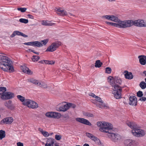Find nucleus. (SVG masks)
Segmentation results:
<instances>
[{"label": "nucleus", "instance_id": "16", "mask_svg": "<svg viewBox=\"0 0 146 146\" xmlns=\"http://www.w3.org/2000/svg\"><path fill=\"white\" fill-rule=\"evenodd\" d=\"M124 144L127 146H134L137 144V142L132 139H127L125 141Z\"/></svg>", "mask_w": 146, "mask_h": 146}, {"label": "nucleus", "instance_id": "9", "mask_svg": "<svg viewBox=\"0 0 146 146\" xmlns=\"http://www.w3.org/2000/svg\"><path fill=\"white\" fill-rule=\"evenodd\" d=\"M106 23L107 24L116 27H118L120 28H125V21H121L119 22V24L111 23L109 22H106Z\"/></svg>", "mask_w": 146, "mask_h": 146}, {"label": "nucleus", "instance_id": "7", "mask_svg": "<svg viewBox=\"0 0 146 146\" xmlns=\"http://www.w3.org/2000/svg\"><path fill=\"white\" fill-rule=\"evenodd\" d=\"M60 41L55 42L52 43L46 50V52H53L55 50L61 45Z\"/></svg>", "mask_w": 146, "mask_h": 146}, {"label": "nucleus", "instance_id": "63", "mask_svg": "<svg viewBox=\"0 0 146 146\" xmlns=\"http://www.w3.org/2000/svg\"><path fill=\"white\" fill-rule=\"evenodd\" d=\"M24 33H21H21H20V36H23V35H24Z\"/></svg>", "mask_w": 146, "mask_h": 146}, {"label": "nucleus", "instance_id": "10", "mask_svg": "<svg viewBox=\"0 0 146 146\" xmlns=\"http://www.w3.org/2000/svg\"><path fill=\"white\" fill-rule=\"evenodd\" d=\"M86 134V136L94 141L96 144L100 146L102 145L103 144L97 137L87 132Z\"/></svg>", "mask_w": 146, "mask_h": 146}, {"label": "nucleus", "instance_id": "20", "mask_svg": "<svg viewBox=\"0 0 146 146\" xmlns=\"http://www.w3.org/2000/svg\"><path fill=\"white\" fill-rule=\"evenodd\" d=\"M17 97L19 100L23 102V104L25 106L26 105L27 103H28V101L29 99H25L24 97L21 95H18Z\"/></svg>", "mask_w": 146, "mask_h": 146}, {"label": "nucleus", "instance_id": "12", "mask_svg": "<svg viewBox=\"0 0 146 146\" xmlns=\"http://www.w3.org/2000/svg\"><path fill=\"white\" fill-rule=\"evenodd\" d=\"M45 115L48 117L58 119L61 116V114L58 113L49 112L46 113Z\"/></svg>", "mask_w": 146, "mask_h": 146}, {"label": "nucleus", "instance_id": "25", "mask_svg": "<svg viewBox=\"0 0 146 146\" xmlns=\"http://www.w3.org/2000/svg\"><path fill=\"white\" fill-rule=\"evenodd\" d=\"M5 106L9 109H12L13 108L12 101L10 100H9L8 102H6L5 104Z\"/></svg>", "mask_w": 146, "mask_h": 146}, {"label": "nucleus", "instance_id": "64", "mask_svg": "<svg viewBox=\"0 0 146 146\" xmlns=\"http://www.w3.org/2000/svg\"><path fill=\"white\" fill-rule=\"evenodd\" d=\"M31 52H33L34 53H35L36 52L35 51L33 50H31Z\"/></svg>", "mask_w": 146, "mask_h": 146}, {"label": "nucleus", "instance_id": "36", "mask_svg": "<svg viewBox=\"0 0 146 146\" xmlns=\"http://www.w3.org/2000/svg\"><path fill=\"white\" fill-rule=\"evenodd\" d=\"M45 64H54L55 63L54 61H53V60H45Z\"/></svg>", "mask_w": 146, "mask_h": 146}, {"label": "nucleus", "instance_id": "49", "mask_svg": "<svg viewBox=\"0 0 146 146\" xmlns=\"http://www.w3.org/2000/svg\"><path fill=\"white\" fill-rule=\"evenodd\" d=\"M139 100L141 101H145L146 100V98L144 97H142L140 98Z\"/></svg>", "mask_w": 146, "mask_h": 146}, {"label": "nucleus", "instance_id": "39", "mask_svg": "<svg viewBox=\"0 0 146 146\" xmlns=\"http://www.w3.org/2000/svg\"><path fill=\"white\" fill-rule=\"evenodd\" d=\"M39 85H40V87L44 88H46L47 87V84L43 83H39Z\"/></svg>", "mask_w": 146, "mask_h": 146}, {"label": "nucleus", "instance_id": "8", "mask_svg": "<svg viewBox=\"0 0 146 146\" xmlns=\"http://www.w3.org/2000/svg\"><path fill=\"white\" fill-rule=\"evenodd\" d=\"M14 97V94L11 92H6L5 93H0V97L3 100L11 99Z\"/></svg>", "mask_w": 146, "mask_h": 146}, {"label": "nucleus", "instance_id": "33", "mask_svg": "<svg viewBox=\"0 0 146 146\" xmlns=\"http://www.w3.org/2000/svg\"><path fill=\"white\" fill-rule=\"evenodd\" d=\"M84 115L90 117H93L94 115L93 114L88 112H85L83 113Z\"/></svg>", "mask_w": 146, "mask_h": 146}, {"label": "nucleus", "instance_id": "41", "mask_svg": "<svg viewBox=\"0 0 146 146\" xmlns=\"http://www.w3.org/2000/svg\"><path fill=\"white\" fill-rule=\"evenodd\" d=\"M48 39H44L43 40H41L40 42L43 45H45L48 43Z\"/></svg>", "mask_w": 146, "mask_h": 146}, {"label": "nucleus", "instance_id": "50", "mask_svg": "<svg viewBox=\"0 0 146 146\" xmlns=\"http://www.w3.org/2000/svg\"><path fill=\"white\" fill-rule=\"evenodd\" d=\"M17 146H23V143L20 142H19L17 143Z\"/></svg>", "mask_w": 146, "mask_h": 146}, {"label": "nucleus", "instance_id": "37", "mask_svg": "<svg viewBox=\"0 0 146 146\" xmlns=\"http://www.w3.org/2000/svg\"><path fill=\"white\" fill-rule=\"evenodd\" d=\"M111 70L110 67H106L105 68V72L108 74H110L111 73Z\"/></svg>", "mask_w": 146, "mask_h": 146}, {"label": "nucleus", "instance_id": "26", "mask_svg": "<svg viewBox=\"0 0 146 146\" xmlns=\"http://www.w3.org/2000/svg\"><path fill=\"white\" fill-rule=\"evenodd\" d=\"M33 46L40 47L43 46L42 44L38 41H33Z\"/></svg>", "mask_w": 146, "mask_h": 146}, {"label": "nucleus", "instance_id": "19", "mask_svg": "<svg viewBox=\"0 0 146 146\" xmlns=\"http://www.w3.org/2000/svg\"><path fill=\"white\" fill-rule=\"evenodd\" d=\"M21 68L23 71L28 74H33V72L29 70V68L25 66H21Z\"/></svg>", "mask_w": 146, "mask_h": 146}, {"label": "nucleus", "instance_id": "38", "mask_svg": "<svg viewBox=\"0 0 146 146\" xmlns=\"http://www.w3.org/2000/svg\"><path fill=\"white\" fill-rule=\"evenodd\" d=\"M97 104L98 105V107L100 108H102L104 107V105L102 101L99 103H98Z\"/></svg>", "mask_w": 146, "mask_h": 146}, {"label": "nucleus", "instance_id": "57", "mask_svg": "<svg viewBox=\"0 0 146 146\" xmlns=\"http://www.w3.org/2000/svg\"><path fill=\"white\" fill-rule=\"evenodd\" d=\"M113 77H111V76H110L108 78V79L109 80H110V81H111V82H112V81H112V80H113V79H111V78H112Z\"/></svg>", "mask_w": 146, "mask_h": 146}, {"label": "nucleus", "instance_id": "45", "mask_svg": "<svg viewBox=\"0 0 146 146\" xmlns=\"http://www.w3.org/2000/svg\"><path fill=\"white\" fill-rule=\"evenodd\" d=\"M68 106H69V108L70 107H71L73 108H75L76 107V105L73 104H72L70 103H69L68 104Z\"/></svg>", "mask_w": 146, "mask_h": 146}, {"label": "nucleus", "instance_id": "1", "mask_svg": "<svg viewBox=\"0 0 146 146\" xmlns=\"http://www.w3.org/2000/svg\"><path fill=\"white\" fill-rule=\"evenodd\" d=\"M0 68L5 72H9L14 71V68L12 65V61L8 57L0 54Z\"/></svg>", "mask_w": 146, "mask_h": 146}, {"label": "nucleus", "instance_id": "61", "mask_svg": "<svg viewBox=\"0 0 146 146\" xmlns=\"http://www.w3.org/2000/svg\"><path fill=\"white\" fill-rule=\"evenodd\" d=\"M23 36L24 37H28V36L25 35V34H24Z\"/></svg>", "mask_w": 146, "mask_h": 146}, {"label": "nucleus", "instance_id": "56", "mask_svg": "<svg viewBox=\"0 0 146 146\" xmlns=\"http://www.w3.org/2000/svg\"><path fill=\"white\" fill-rule=\"evenodd\" d=\"M45 60H41V61H39L38 62L40 63L41 64H43L44 63L45 64Z\"/></svg>", "mask_w": 146, "mask_h": 146}, {"label": "nucleus", "instance_id": "44", "mask_svg": "<svg viewBox=\"0 0 146 146\" xmlns=\"http://www.w3.org/2000/svg\"><path fill=\"white\" fill-rule=\"evenodd\" d=\"M41 132L42 135L45 137H48L49 135V133L46 131H43Z\"/></svg>", "mask_w": 146, "mask_h": 146}, {"label": "nucleus", "instance_id": "14", "mask_svg": "<svg viewBox=\"0 0 146 146\" xmlns=\"http://www.w3.org/2000/svg\"><path fill=\"white\" fill-rule=\"evenodd\" d=\"M76 120L77 121L85 125L90 126L91 125H92L91 123H90L88 120L84 118L80 117L76 118Z\"/></svg>", "mask_w": 146, "mask_h": 146}, {"label": "nucleus", "instance_id": "27", "mask_svg": "<svg viewBox=\"0 0 146 146\" xmlns=\"http://www.w3.org/2000/svg\"><path fill=\"white\" fill-rule=\"evenodd\" d=\"M28 81L36 85H39V82L38 80L33 78H31L28 80Z\"/></svg>", "mask_w": 146, "mask_h": 146}, {"label": "nucleus", "instance_id": "13", "mask_svg": "<svg viewBox=\"0 0 146 146\" xmlns=\"http://www.w3.org/2000/svg\"><path fill=\"white\" fill-rule=\"evenodd\" d=\"M28 102V103H27L25 106L29 108L32 109H36L38 107V104L34 101L29 99Z\"/></svg>", "mask_w": 146, "mask_h": 146}, {"label": "nucleus", "instance_id": "17", "mask_svg": "<svg viewBox=\"0 0 146 146\" xmlns=\"http://www.w3.org/2000/svg\"><path fill=\"white\" fill-rule=\"evenodd\" d=\"M129 104L130 105L135 106L137 105V98L135 96H130L129 98Z\"/></svg>", "mask_w": 146, "mask_h": 146}, {"label": "nucleus", "instance_id": "47", "mask_svg": "<svg viewBox=\"0 0 146 146\" xmlns=\"http://www.w3.org/2000/svg\"><path fill=\"white\" fill-rule=\"evenodd\" d=\"M33 41L24 43V44L31 46H33Z\"/></svg>", "mask_w": 146, "mask_h": 146}, {"label": "nucleus", "instance_id": "34", "mask_svg": "<svg viewBox=\"0 0 146 146\" xmlns=\"http://www.w3.org/2000/svg\"><path fill=\"white\" fill-rule=\"evenodd\" d=\"M40 59V57L38 56L33 55L32 58V60L34 62L38 61Z\"/></svg>", "mask_w": 146, "mask_h": 146}, {"label": "nucleus", "instance_id": "23", "mask_svg": "<svg viewBox=\"0 0 146 146\" xmlns=\"http://www.w3.org/2000/svg\"><path fill=\"white\" fill-rule=\"evenodd\" d=\"M125 77L126 79H131L133 78V75L131 72H129L127 71H125Z\"/></svg>", "mask_w": 146, "mask_h": 146}, {"label": "nucleus", "instance_id": "2", "mask_svg": "<svg viewBox=\"0 0 146 146\" xmlns=\"http://www.w3.org/2000/svg\"><path fill=\"white\" fill-rule=\"evenodd\" d=\"M126 124L133 129L131 132L134 136L137 137H142L145 136V131L142 129L138 128L137 125L135 122L127 121L126 122Z\"/></svg>", "mask_w": 146, "mask_h": 146}, {"label": "nucleus", "instance_id": "22", "mask_svg": "<svg viewBox=\"0 0 146 146\" xmlns=\"http://www.w3.org/2000/svg\"><path fill=\"white\" fill-rule=\"evenodd\" d=\"M58 109V110L60 111H65L69 109V106L68 104L63 106L60 107Z\"/></svg>", "mask_w": 146, "mask_h": 146}, {"label": "nucleus", "instance_id": "18", "mask_svg": "<svg viewBox=\"0 0 146 146\" xmlns=\"http://www.w3.org/2000/svg\"><path fill=\"white\" fill-rule=\"evenodd\" d=\"M140 63L142 65H145L146 63V56L144 55H139L138 56Z\"/></svg>", "mask_w": 146, "mask_h": 146}, {"label": "nucleus", "instance_id": "54", "mask_svg": "<svg viewBox=\"0 0 146 146\" xmlns=\"http://www.w3.org/2000/svg\"><path fill=\"white\" fill-rule=\"evenodd\" d=\"M16 35V34H15V31H14L12 34L11 35V37H14Z\"/></svg>", "mask_w": 146, "mask_h": 146}, {"label": "nucleus", "instance_id": "15", "mask_svg": "<svg viewBox=\"0 0 146 146\" xmlns=\"http://www.w3.org/2000/svg\"><path fill=\"white\" fill-rule=\"evenodd\" d=\"M13 121V118L11 117H7L2 120L1 121V124H11Z\"/></svg>", "mask_w": 146, "mask_h": 146}, {"label": "nucleus", "instance_id": "62", "mask_svg": "<svg viewBox=\"0 0 146 146\" xmlns=\"http://www.w3.org/2000/svg\"><path fill=\"white\" fill-rule=\"evenodd\" d=\"M110 2H113L115 1H116V0H108Z\"/></svg>", "mask_w": 146, "mask_h": 146}, {"label": "nucleus", "instance_id": "58", "mask_svg": "<svg viewBox=\"0 0 146 146\" xmlns=\"http://www.w3.org/2000/svg\"><path fill=\"white\" fill-rule=\"evenodd\" d=\"M45 146H52L50 144H49L48 143L46 142L45 145Z\"/></svg>", "mask_w": 146, "mask_h": 146}, {"label": "nucleus", "instance_id": "29", "mask_svg": "<svg viewBox=\"0 0 146 146\" xmlns=\"http://www.w3.org/2000/svg\"><path fill=\"white\" fill-rule=\"evenodd\" d=\"M5 131L4 130H0V140H2L5 137Z\"/></svg>", "mask_w": 146, "mask_h": 146}, {"label": "nucleus", "instance_id": "46", "mask_svg": "<svg viewBox=\"0 0 146 146\" xmlns=\"http://www.w3.org/2000/svg\"><path fill=\"white\" fill-rule=\"evenodd\" d=\"M55 138L57 140H59L61 139V136L60 135H56L55 136Z\"/></svg>", "mask_w": 146, "mask_h": 146}, {"label": "nucleus", "instance_id": "59", "mask_svg": "<svg viewBox=\"0 0 146 146\" xmlns=\"http://www.w3.org/2000/svg\"><path fill=\"white\" fill-rule=\"evenodd\" d=\"M83 146H89V145L87 143H85L83 145Z\"/></svg>", "mask_w": 146, "mask_h": 146}, {"label": "nucleus", "instance_id": "35", "mask_svg": "<svg viewBox=\"0 0 146 146\" xmlns=\"http://www.w3.org/2000/svg\"><path fill=\"white\" fill-rule=\"evenodd\" d=\"M19 21L20 22L24 23L25 24H27L28 23L29 21L28 19L21 18L19 19Z\"/></svg>", "mask_w": 146, "mask_h": 146}, {"label": "nucleus", "instance_id": "52", "mask_svg": "<svg viewBox=\"0 0 146 146\" xmlns=\"http://www.w3.org/2000/svg\"><path fill=\"white\" fill-rule=\"evenodd\" d=\"M15 34L16 35H20L21 32L19 31H15Z\"/></svg>", "mask_w": 146, "mask_h": 146}, {"label": "nucleus", "instance_id": "40", "mask_svg": "<svg viewBox=\"0 0 146 146\" xmlns=\"http://www.w3.org/2000/svg\"><path fill=\"white\" fill-rule=\"evenodd\" d=\"M17 10L18 11H21V12L23 13L25 12L27 10V8H17Z\"/></svg>", "mask_w": 146, "mask_h": 146}, {"label": "nucleus", "instance_id": "42", "mask_svg": "<svg viewBox=\"0 0 146 146\" xmlns=\"http://www.w3.org/2000/svg\"><path fill=\"white\" fill-rule=\"evenodd\" d=\"M6 91V88L5 87H0V92H2V93H5Z\"/></svg>", "mask_w": 146, "mask_h": 146}, {"label": "nucleus", "instance_id": "32", "mask_svg": "<svg viewBox=\"0 0 146 146\" xmlns=\"http://www.w3.org/2000/svg\"><path fill=\"white\" fill-rule=\"evenodd\" d=\"M141 88L143 89H145L146 88V83L144 81L141 82L139 84Z\"/></svg>", "mask_w": 146, "mask_h": 146}, {"label": "nucleus", "instance_id": "30", "mask_svg": "<svg viewBox=\"0 0 146 146\" xmlns=\"http://www.w3.org/2000/svg\"><path fill=\"white\" fill-rule=\"evenodd\" d=\"M41 24L42 25L46 26H51L53 25L52 23L48 22L47 21L44 20L42 21Z\"/></svg>", "mask_w": 146, "mask_h": 146}, {"label": "nucleus", "instance_id": "53", "mask_svg": "<svg viewBox=\"0 0 146 146\" xmlns=\"http://www.w3.org/2000/svg\"><path fill=\"white\" fill-rule=\"evenodd\" d=\"M103 17L105 18L110 20V15H106L103 16Z\"/></svg>", "mask_w": 146, "mask_h": 146}, {"label": "nucleus", "instance_id": "5", "mask_svg": "<svg viewBox=\"0 0 146 146\" xmlns=\"http://www.w3.org/2000/svg\"><path fill=\"white\" fill-rule=\"evenodd\" d=\"M112 129H111L108 130V131L107 132L108 133V135L112 141L114 142H117L121 139V137L119 134L113 133V131Z\"/></svg>", "mask_w": 146, "mask_h": 146}, {"label": "nucleus", "instance_id": "51", "mask_svg": "<svg viewBox=\"0 0 146 146\" xmlns=\"http://www.w3.org/2000/svg\"><path fill=\"white\" fill-rule=\"evenodd\" d=\"M27 16H28V17L30 19H34V16L28 14V15Z\"/></svg>", "mask_w": 146, "mask_h": 146}, {"label": "nucleus", "instance_id": "55", "mask_svg": "<svg viewBox=\"0 0 146 146\" xmlns=\"http://www.w3.org/2000/svg\"><path fill=\"white\" fill-rule=\"evenodd\" d=\"M90 96H92L93 97H94L95 98V97H96V96L95 95V94H94L93 93H90Z\"/></svg>", "mask_w": 146, "mask_h": 146}, {"label": "nucleus", "instance_id": "11", "mask_svg": "<svg viewBox=\"0 0 146 146\" xmlns=\"http://www.w3.org/2000/svg\"><path fill=\"white\" fill-rule=\"evenodd\" d=\"M111 81L112 82H110L111 85L113 88L115 86H119V85L121 84L122 82L121 78L119 77L116 76L113 78V80H112Z\"/></svg>", "mask_w": 146, "mask_h": 146}, {"label": "nucleus", "instance_id": "3", "mask_svg": "<svg viewBox=\"0 0 146 146\" xmlns=\"http://www.w3.org/2000/svg\"><path fill=\"white\" fill-rule=\"evenodd\" d=\"M125 28L130 27L133 25L139 27H146V22H144L143 20H125Z\"/></svg>", "mask_w": 146, "mask_h": 146}, {"label": "nucleus", "instance_id": "43", "mask_svg": "<svg viewBox=\"0 0 146 146\" xmlns=\"http://www.w3.org/2000/svg\"><path fill=\"white\" fill-rule=\"evenodd\" d=\"M137 96L139 97H141L143 96V92L142 91H139L137 93Z\"/></svg>", "mask_w": 146, "mask_h": 146}, {"label": "nucleus", "instance_id": "4", "mask_svg": "<svg viewBox=\"0 0 146 146\" xmlns=\"http://www.w3.org/2000/svg\"><path fill=\"white\" fill-rule=\"evenodd\" d=\"M97 126L100 128V130L104 132L107 133L108 130L112 129L113 126L110 123L104 122L102 123L101 121L97 122Z\"/></svg>", "mask_w": 146, "mask_h": 146}, {"label": "nucleus", "instance_id": "24", "mask_svg": "<svg viewBox=\"0 0 146 146\" xmlns=\"http://www.w3.org/2000/svg\"><path fill=\"white\" fill-rule=\"evenodd\" d=\"M110 20L111 21L116 22H118L119 24V22L121 21L117 17H115L113 15H110Z\"/></svg>", "mask_w": 146, "mask_h": 146}, {"label": "nucleus", "instance_id": "28", "mask_svg": "<svg viewBox=\"0 0 146 146\" xmlns=\"http://www.w3.org/2000/svg\"><path fill=\"white\" fill-rule=\"evenodd\" d=\"M55 141V139L53 138H49L47 139V142L49 144H50L51 146H52Z\"/></svg>", "mask_w": 146, "mask_h": 146}, {"label": "nucleus", "instance_id": "31", "mask_svg": "<svg viewBox=\"0 0 146 146\" xmlns=\"http://www.w3.org/2000/svg\"><path fill=\"white\" fill-rule=\"evenodd\" d=\"M102 64V63L99 60H98L96 61L95 64V66L96 67L100 68Z\"/></svg>", "mask_w": 146, "mask_h": 146}, {"label": "nucleus", "instance_id": "6", "mask_svg": "<svg viewBox=\"0 0 146 146\" xmlns=\"http://www.w3.org/2000/svg\"><path fill=\"white\" fill-rule=\"evenodd\" d=\"M124 87L125 86L121 87L120 86H115L113 88V93L115 98L118 99L121 98V92L122 88H124Z\"/></svg>", "mask_w": 146, "mask_h": 146}, {"label": "nucleus", "instance_id": "48", "mask_svg": "<svg viewBox=\"0 0 146 146\" xmlns=\"http://www.w3.org/2000/svg\"><path fill=\"white\" fill-rule=\"evenodd\" d=\"M96 97L95 98H96V100L98 101V102H97V103L102 101L100 97L98 96H96Z\"/></svg>", "mask_w": 146, "mask_h": 146}, {"label": "nucleus", "instance_id": "60", "mask_svg": "<svg viewBox=\"0 0 146 146\" xmlns=\"http://www.w3.org/2000/svg\"><path fill=\"white\" fill-rule=\"evenodd\" d=\"M143 73L144 74H145V76H146V71L144 70L143 71Z\"/></svg>", "mask_w": 146, "mask_h": 146}, {"label": "nucleus", "instance_id": "21", "mask_svg": "<svg viewBox=\"0 0 146 146\" xmlns=\"http://www.w3.org/2000/svg\"><path fill=\"white\" fill-rule=\"evenodd\" d=\"M55 10L57 12V13L61 16H64L66 15L67 13L66 11L61 9L60 8H56Z\"/></svg>", "mask_w": 146, "mask_h": 146}]
</instances>
